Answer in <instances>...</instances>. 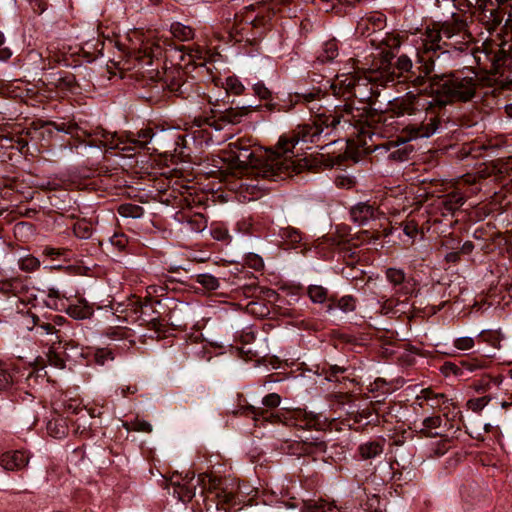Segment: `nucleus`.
Instances as JSON below:
<instances>
[{
	"mask_svg": "<svg viewBox=\"0 0 512 512\" xmlns=\"http://www.w3.org/2000/svg\"><path fill=\"white\" fill-rule=\"evenodd\" d=\"M408 299H405L403 296H396V298L392 297L383 302L380 308V313L387 314H397L398 312H402L398 309V306L404 305Z\"/></svg>",
	"mask_w": 512,
	"mask_h": 512,
	"instance_id": "obj_35",
	"label": "nucleus"
},
{
	"mask_svg": "<svg viewBox=\"0 0 512 512\" xmlns=\"http://www.w3.org/2000/svg\"><path fill=\"white\" fill-rule=\"evenodd\" d=\"M118 213L125 218L138 219L144 215V209L140 205L132 203H124L118 207Z\"/></svg>",
	"mask_w": 512,
	"mask_h": 512,
	"instance_id": "obj_36",
	"label": "nucleus"
},
{
	"mask_svg": "<svg viewBox=\"0 0 512 512\" xmlns=\"http://www.w3.org/2000/svg\"><path fill=\"white\" fill-rule=\"evenodd\" d=\"M191 231L201 232L207 227V220L202 214H194L187 220Z\"/></svg>",
	"mask_w": 512,
	"mask_h": 512,
	"instance_id": "obj_45",
	"label": "nucleus"
},
{
	"mask_svg": "<svg viewBox=\"0 0 512 512\" xmlns=\"http://www.w3.org/2000/svg\"><path fill=\"white\" fill-rule=\"evenodd\" d=\"M403 231L408 237L414 238L418 233V224L414 220H409L404 224Z\"/></svg>",
	"mask_w": 512,
	"mask_h": 512,
	"instance_id": "obj_63",
	"label": "nucleus"
},
{
	"mask_svg": "<svg viewBox=\"0 0 512 512\" xmlns=\"http://www.w3.org/2000/svg\"><path fill=\"white\" fill-rule=\"evenodd\" d=\"M170 32L174 38L180 41H189L194 38V30L190 26L179 22L171 24Z\"/></svg>",
	"mask_w": 512,
	"mask_h": 512,
	"instance_id": "obj_34",
	"label": "nucleus"
},
{
	"mask_svg": "<svg viewBox=\"0 0 512 512\" xmlns=\"http://www.w3.org/2000/svg\"><path fill=\"white\" fill-rule=\"evenodd\" d=\"M384 438H377L361 443L358 446V453L363 460L374 459L384 452L385 446Z\"/></svg>",
	"mask_w": 512,
	"mask_h": 512,
	"instance_id": "obj_21",
	"label": "nucleus"
},
{
	"mask_svg": "<svg viewBox=\"0 0 512 512\" xmlns=\"http://www.w3.org/2000/svg\"><path fill=\"white\" fill-rule=\"evenodd\" d=\"M47 125L52 126L56 131L58 132H64L66 134H69L71 136L79 137V131H81L86 136H91L90 133H87L86 131H82V129L78 126L75 122H53L49 121Z\"/></svg>",
	"mask_w": 512,
	"mask_h": 512,
	"instance_id": "obj_32",
	"label": "nucleus"
},
{
	"mask_svg": "<svg viewBox=\"0 0 512 512\" xmlns=\"http://www.w3.org/2000/svg\"><path fill=\"white\" fill-rule=\"evenodd\" d=\"M394 73H386L384 70L369 69L363 73L343 75L337 77L330 89L336 97L353 101L357 99L362 104L373 105L380 95L381 89L394 83Z\"/></svg>",
	"mask_w": 512,
	"mask_h": 512,
	"instance_id": "obj_4",
	"label": "nucleus"
},
{
	"mask_svg": "<svg viewBox=\"0 0 512 512\" xmlns=\"http://www.w3.org/2000/svg\"><path fill=\"white\" fill-rule=\"evenodd\" d=\"M491 6H495L490 10L494 24H500L505 14L512 17V0H488Z\"/></svg>",
	"mask_w": 512,
	"mask_h": 512,
	"instance_id": "obj_23",
	"label": "nucleus"
},
{
	"mask_svg": "<svg viewBox=\"0 0 512 512\" xmlns=\"http://www.w3.org/2000/svg\"><path fill=\"white\" fill-rule=\"evenodd\" d=\"M386 27V16L378 11L370 12L361 17L357 23L356 31L362 37L371 38L375 35L382 34Z\"/></svg>",
	"mask_w": 512,
	"mask_h": 512,
	"instance_id": "obj_16",
	"label": "nucleus"
},
{
	"mask_svg": "<svg viewBox=\"0 0 512 512\" xmlns=\"http://www.w3.org/2000/svg\"><path fill=\"white\" fill-rule=\"evenodd\" d=\"M334 509H336L335 506L323 500L310 501L305 504L303 512H332Z\"/></svg>",
	"mask_w": 512,
	"mask_h": 512,
	"instance_id": "obj_41",
	"label": "nucleus"
},
{
	"mask_svg": "<svg viewBox=\"0 0 512 512\" xmlns=\"http://www.w3.org/2000/svg\"><path fill=\"white\" fill-rule=\"evenodd\" d=\"M441 423L442 419L438 415L427 417L422 422L423 428L420 430V432L427 437H434L437 434H432L431 430L439 428L441 426Z\"/></svg>",
	"mask_w": 512,
	"mask_h": 512,
	"instance_id": "obj_40",
	"label": "nucleus"
},
{
	"mask_svg": "<svg viewBox=\"0 0 512 512\" xmlns=\"http://www.w3.org/2000/svg\"><path fill=\"white\" fill-rule=\"evenodd\" d=\"M322 122H325L322 119V112L317 113L312 123L299 125L291 134L283 135L279 138L276 144L277 150L280 152L281 158H285V160L292 164L289 167V174L291 172H300L307 165L306 159L298 158L302 151L310 149V147H304V145L314 143L321 149H325L334 143V141H331L328 144L319 145L323 133L327 129Z\"/></svg>",
	"mask_w": 512,
	"mask_h": 512,
	"instance_id": "obj_6",
	"label": "nucleus"
},
{
	"mask_svg": "<svg viewBox=\"0 0 512 512\" xmlns=\"http://www.w3.org/2000/svg\"><path fill=\"white\" fill-rule=\"evenodd\" d=\"M281 403V397L277 393L266 395L262 404L264 407L249 405L246 410L253 415L256 423L262 421L286 426L299 427L301 429H318L321 425V415L313 412H307L303 409L287 410L282 412H271L270 409L277 408Z\"/></svg>",
	"mask_w": 512,
	"mask_h": 512,
	"instance_id": "obj_7",
	"label": "nucleus"
},
{
	"mask_svg": "<svg viewBox=\"0 0 512 512\" xmlns=\"http://www.w3.org/2000/svg\"><path fill=\"white\" fill-rule=\"evenodd\" d=\"M48 83L58 89L71 91L75 87L76 78L70 72L59 71L50 75Z\"/></svg>",
	"mask_w": 512,
	"mask_h": 512,
	"instance_id": "obj_24",
	"label": "nucleus"
},
{
	"mask_svg": "<svg viewBox=\"0 0 512 512\" xmlns=\"http://www.w3.org/2000/svg\"><path fill=\"white\" fill-rule=\"evenodd\" d=\"M114 324V326L106 330L105 334L107 337L111 339H130L133 336L131 330L122 326L123 323H119L116 318Z\"/></svg>",
	"mask_w": 512,
	"mask_h": 512,
	"instance_id": "obj_37",
	"label": "nucleus"
},
{
	"mask_svg": "<svg viewBox=\"0 0 512 512\" xmlns=\"http://www.w3.org/2000/svg\"><path fill=\"white\" fill-rule=\"evenodd\" d=\"M388 233H384V236H387ZM383 234L379 231H369V230H363L359 233L358 239L362 242H374L379 240Z\"/></svg>",
	"mask_w": 512,
	"mask_h": 512,
	"instance_id": "obj_52",
	"label": "nucleus"
},
{
	"mask_svg": "<svg viewBox=\"0 0 512 512\" xmlns=\"http://www.w3.org/2000/svg\"><path fill=\"white\" fill-rule=\"evenodd\" d=\"M114 360L113 352L108 348H101L95 352V361L99 365H105L109 361Z\"/></svg>",
	"mask_w": 512,
	"mask_h": 512,
	"instance_id": "obj_49",
	"label": "nucleus"
},
{
	"mask_svg": "<svg viewBox=\"0 0 512 512\" xmlns=\"http://www.w3.org/2000/svg\"><path fill=\"white\" fill-rule=\"evenodd\" d=\"M191 279L195 283L201 285L202 289L205 291H214L220 286L218 278L207 273L196 274L192 276Z\"/></svg>",
	"mask_w": 512,
	"mask_h": 512,
	"instance_id": "obj_33",
	"label": "nucleus"
},
{
	"mask_svg": "<svg viewBox=\"0 0 512 512\" xmlns=\"http://www.w3.org/2000/svg\"><path fill=\"white\" fill-rule=\"evenodd\" d=\"M472 39L465 14L453 13L445 21L432 22L423 33V51L418 53L414 68L404 74L399 82H408L415 87L422 86L426 79L431 82V76L437 73L435 54L463 52L468 49Z\"/></svg>",
	"mask_w": 512,
	"mask_h": 512,
	"instance_id": "obj_1",
	"label": "nucleus"
},
{
	"mask_svg": "<svg viewBox=\"0 0 512 512\" xmlns=\"http://www.w3.org/2000/svg\"><path fill=\"white\" fill-rule=\"evenodd\" d=\"M368 107H355L353 101L344 100L343 104L336 105L333 110L322 112L326 128L351 130L350 136L359 138V141L367 145L366 137L372 140L374 133L368 124Z\"/></svg>",
	"mask_w": 512,
	"mask_h": 512,
	"instance_id": "obj_8",
	"label": "nucleus"
},
{
	"mask_svg": "<svg viewBox=\"0 0 512 512\" xmlns=\"http://www.w3.org/2000/svg\"><path fill=\"white\" fill-rule=\"evenodd\" d=\"M225 161L233 176H255L273 181L289 175V167L292 165L285 158H281L276 146L262 150L245 138H239L229 144V154Z\"/></svg>",
	"mask_w": 512,
	"mask_h": 512,
	"instance_id": "obj_2",
	"label": "nucleus"
},
{
	"mask_svg": "<svg viewBox=\"0 0 512 512\" xmlns=\"http://www.w3.org/2000/svg\"><path fill=\"white\" fill-rule=\"evenodd\" d=\"M248 107H241L240 109L230 108L219 116H199L194 119V123L197 127H203L205 125L214 128L217 131L222 130L227 124H237L241 121V118L248 114Z\"/></svg>",
	"mask_w": 512,
	"mask_h": 512,
	"instance_id": "obj_13",
	"label": "nucleus"
},
{
	"mask_svg": "<svg viewBox=\"0 0 512 512\" xmlns=\"http://www.w3.org/2000/svg\"><path fill=\"white\" fill-rule=\"evenodd\" d=\"M327 444L320 438L293 441L287 445V453L297 457L311 456L313 459L326 452Z\"/></svg>",
	"mask_w": 512,
	"mask_h": 512,
	"instance_id": "obj_15",
	"label": "nucleus"
},
{
	"mask_svg": "<svg viewBox=\"0 0 512 512\" xmlns=\"http://www.w3.org/2000/svg\"><path fill=\"white\" fill-rule=\"evenodd\" d=\"M18 264L19 268L24 272H34L40 267V261L32 255L21 258Z\"/></svg>",
	"mask_w": 512,
	"mask_h": 512,
	"instance_id": "obj_43",
	"label": "nucleus"
},
{
	"mask_svg": "<svg viewBox=\"0 0 512 512\" xmlns=\"http://www.w3.org/2000/svg\"><path fill=\"white\" fill-rule=\"evenodd\" d=\"M474 345V339L468 336L459 337L454 341V346L459 350H470L474 347Z\"/></svg>",
	"mask_w": 512,
	"mask_h": 512,
	"instance_id": "obj_55",
	"label": "nucleus"
},
{
	"mask_svg": "<svg viewBox=\"0 0 512 512\" xmlns=\"http://www.w3.org/2000/svg\"><path fill=\"white\" fill-rule=\"evenodd\" d=\"M382 215L379 208L375 204L367 202H359L350 208L351 220L362 226L371 220H376Z\"/></svg>",
	"mask_w": 512,
	"mask_h": 512,
	"instance_id": "obj_18",
	"label": "nucleus"
},
{
	"mask_svg": "<svg viewBox=\"0 0 512 512\" xmlns=\"http://www.w3.org/2000/svg\"><path fill=\"white\" fill-rule=\"evenodd\" d=\"M465 201V197L459 191H453L444 195L441 200L443 215L445 214V211L453 214L465 203Z\"/></svg>",
	"mask_w": 512,
	"mask_h": 512,
	"instance_id": "obj_26",
	"label": "nucleus"
},
{
	"mask_svg": "<svg viewBox=\"0 0 512 512\" xmlns=\"http://www.w3.org/2000/svg\"><path fill=\"white\" fill-rule=\"evenodd\" d=\"M47 361L50 366L55 368L63 369L65 367L64 359L54 350L52 345L47 353Z\"/></svg>",
	"mask_w": 512,
	"mask_h": 512,
	"instance_id": "obj_47",
	"label": "nucleus"
},
{
	"mask_svg": "<svg viewBox=\"0 0 512 512\" xmlns=\"http://www.w3.org/2000/svg\"><path fill=\"white\" fill-rule=\"evenodd\" d=\"M280 237L286 245V249L296 248L297 244L302 241V234L293 227H286L280 230Z\"/></svg>",
	"mask_w": 512,
	"mask_h": 512,
	"instance_id": "obj_31",
	"label": "nucleus"
},
{
	"mask_svg": "<svg viewBox=\"0 0 512 512\" xmlns=\"http://www.w3.org/2000/svg\"><path fill=\"white\" fill-rule=\"evenodd\" d=\"M489 402V396L473 398L467 401V407L473 412H480Z\"/></svg>",
	"mask_w": 512,
	"mask_h": 512,
	"instance_id": "obj_48",
	"label": "nucleus"
},
{
	"mask_svg": "<svg viewBox=\"0 0 512 512\" xmlns=\"http://www.w3.org/2000/svg\"><path fill=\"white\" fill-rule=\"evenodd\" d=\"M65 310L74 319H86L93 313L92 307L85 300H78L76 304L69 305Z\"/></svg>",
	"mask_w": 512,
	"mask_h": 512,
	"instance_id": "obj_30",
	"label": "nucleus"
},
{
	"mask_svg": "<svg viewBox=\"0 0 512 512\" xmlns=\"http://www.w3.org/2000/svg\"><path fill=\"white\" fill-rule=\"evenodd\" d=\"M100 145L108 149H118L122 152H127V155H131L130 152H134L137 149H143L154 136L153 129L145 128L140 130L136 135L129 133L126 135L117 134L116 132H108L101 130Z\"/></svg>",
	"mask_w": 512,
	"mask_h": 512,
	"instance_id": "obj_10",
	"label": "nucleus"
},
{
	"mask_svg": "<svg viewBox=\"0 0 512 512\" xmlns=\"http://www.w3.org/2000/svg\"><path fill=\"white\" fill-rule=\"evenodd\" d=\"M47 430L55 438H62L66 434V429L64 426H61V428H58L57 421H50L47 425Z\"/></svg>",
	"mask_w": 512,
	"mask_h": 512,
	"instance_id": "obj_57",
	"label": "nucleus"
},
{
	"mask_svg": "<svg viewBox=\"0 0 512 512\" xmlns=\"http://www.w3.org/2000/svg\"><path fill=\"white\" fill-rule=\"evenodd\" d=\"M253 90L261 99L267 100L271 97V91L261 82L254 84Z\"/></svg>",
	"mask_w": 512,
	"mask_h": 512,
	"instance_id": "obj_58",
	"label": "nucleus"
},
{
	"mask_svg": "<svg viewBox=\"0 0 512 512\" xmlns=\"http://www.w3.org/2000/svg\"><path fill=\"white\" fill-rule=\"evenodd\" d=\"M111 243L113 246L117 247L121 251V250L125 249V247L128 243V239L123 234H115L111 238Z\"/></svg>",
	"mask_w": 512,
	"mask_h": 512,
	"instance_id": "obj_64",
	"label": "nucleus"
},
{
	"mask_svg": "<svg viewBox=\"0 0 512 512\" xmlns=\"http://www.w3.org/2000/svg\"><path fill=\"white\" fill-rule=\"evenodd\" d=\"M385 275L394 287L395 296H403L405 299H409L416 292V283L413 279H407L402 269L388 268Z\"/></svg>",
	"mask_w": 512,
	"mask_h": 512,
	"instance_id": "obj_17",
	"label": "nucleus"
},
{
	"mask_svg": "<svg viewBox=\"0 0 512 512\" xmlns=\"http://www.w3.org/2000/svg\"><path fill=\"white\" fill-rule=\"evenodd\" d=\"M346 371V368L340 367L338 365H331L329 370L327 371L326 379L328 381H339L338 374H342Z\"/></svg>",
	"mask_w": 512,
	"mask_h": 512,
	"instance_id": "obj_61",
	"label": "nucleus"
},
{
	"mask_svg": "<svg viewBox=\"0 0 512 512\" xmlns=\"http://www.w3.org/2000/svg\"><path fill=\"white\" fill-rule=\"evenodd\" d=\"M173 495L182 502H189L195 496V487L173 483Z\"/></svg>",
	"mask_w": 512,
	"mask_h": 512,
	"instance_id": "obj_38",
	"label": "nucleus"
},
{
	"mask_svg": "<svg viewBox=\"0 0 512 512\" xmlns=\"http://www.w3.org/2000/svg\"><path fill=\"white\" fill-rule=\"evenodd\" d=\"M13 383L12 375L0 365V391L5 390Z\"/></svg>",
	"mask_w": 512,
	"mask_h": 512,
	"instance_id": "obj_56",
	"label": "nucleus"
},
{
	"mask_svg": "<svg viewBox=\"0 0 512 512\" xmlns=\"http://www.w3.org/2000/svg\"><path fill=\"white\" fill-rule=\"evenodd\" d=\"M128 429L136 432L150 433L152 431V425L146 420L136 418L129 424Z\"/></svg>",
	"mask_w": 512,
	"mask_h": 512,
	"instance_id": "obj_51",
	"label": "nucleus"
},
{
	"mask_svg": "<svg viewBox=\"0 0 512 512\" xmlns=\"http://www.w3.org/2000/svg\"><path fill=\"white\" fill-rule=\"evenodd\" d=\"M479 337H482L485 342L489 343L494 348L500 347V337H499V333H497V332L482 331L479 334Z\"/></svg>",
	"mask_w": 512,
	"mask_h": 512,
	"instance_id": "obj_53",
	"label": "nucleus"
},
{
	"mask_svg": "<svg viewBox=\"0 0 512 512\" xmlns=\"http://www.w3.org/2000/svg\"><path fill=\"white\" fill-rule=\"evenodd\" d=\"M36 335L38 336H50L48 343L54 346L55 344H60L62 341V337L60 335V331L55 328V324H53L50 320L43 321L39 328H37Z\"/></svg>",
	"mask_w": 512,
	"mask_h": 512,
	"instance_id": "obj_28",
	"label": "nucleus"
},
{
	"mask_svg": "<svg viewBox=\"0 0 512 512\" xmlns=\"http://www.w3.org/2000/svg\"><path fill=\"white\" fill-rule=\"evenodd\" d=\"M404 135L399 137L396 141H389L384 146L390 150L393 149L388 158L391 160L404 162L410 159V155L413 153L414 148L406 143L413 138H410L409 133H403Z\"/></svg>",
	"mask_w": 512,
	"mask_h": 512,
	"instance_id": "obj_19",
	"label": "nucleus"
},
{
	"mask_svg": "<svg viewBox=\"0 0 512 512\" xmlns=\"http://www.w3.org/2000/svg\"><path fill=\"white\" fill-rule=\"evenodd\" d=\"M28 462L29 455L21 450L6 452L0 456V466L8 471L21 470L27 466Z\"/></svg>",
	"mask_w": 512,
	"mask_h": 512,
	"instance_id": "obj_20",
	"label": "nucleus"
},
{
	"mask_svg": "<svg viewBox=\"0 0 512 512\" xmlns=\"http://www.w3.org/2000/svg\"><path fill=\"white\" fill-rule=\"evenodd\" d=\"M221 480L212 475L202 473L198 476V483L203 486V489H208L209 491L216 490L220 484Z\"/></svg>",
	"mask_w": 512,
	"mask_h": 512,
	"instance_id": "obj_44",
	"label": "nucleus"
},
{
	"mask_svg": "<svg viewBox=\"0 0 512 512\" xmlns=\"http://www.w3.org/2000/svg\"><path fill=\"white\" fill-rule=\"evenodd\" d=\"M148 308L152 309V305L143 303L139 297L133 295L126 302L117 303L113 307V315L119 323L131 324L139 321L140 325H146L156 331L161 330L159 312L152 310L153 315H147Z\"/></svg>",
	"mask_w": 512,
	"mask_h": 512,
	"instance_id": "obj_9",
	"label": "nucleus"
},
{
	"mask_svg": "<svg viewBox=\"0 0 512 512\" xmlns=\"http://www.w3.org/2000/svg\"><path fill=\"white\" fill-rule=\"evenodd\" d=\"M161 87L167 89L172 95L182 99H195L200 97L199 86L187 78L186 72L181 68H170L164 72Z\"/></svg>",
	"mask_w": 512,
	"mask_h": 512,
	"instance_id": "obj_11",
	"label": "nucleus"
},
{
	"mask_svg": "<svg viewBox=\"0 0 512 512\" xmlns=\"http://www.w3.org/2000/svg\"><path fill=\"white\" fill-rule=\"evenodd\" d=\"M388 111L396 117L412 116L425 112L424 119L418 124L407 125L402 133H409L410 138H428L435 134L441 126V115L434 105L433 96L422 93H406L388 103Z\"/></svg>",
	"mask_w": 512,
	"mask_h": 512,
	"instance_id": "obj_5",
	"label": "nucleus"
},
{
	"mask_svg": "<svg viewBox=\"0 0 512 512\" xmlns=\"http://www.w3.org/2000/svg\"><path fill=\"white\" fill-rule=\"evenodd\" d=\"M274 15L275 10L271 4L259 2L246 6L240 20L255 28H260L265 27Z\"/></svg>",
	"mask_w": 512,
	"mask_h": 512,
	"instance_id": "obj_14",
	"label": "nucleus"
},
{
	"mask_svg": "<svg viewBox=\"0 0 512 512\" xmlns=\"http://www.w3.org/2000/svg\"><path fill=\"white\" fill-rule=\"evenodd\" d=\"M244 90L243 84L235 77L226 79V91L235 95H240Z\"/></svg>",
	"mask_w": 512,
	"mask_h": 512,
	"instance_id": "obj_50",
	"label": "nucleus"
},
{
	"mask_svg": "<svg viewBox=\"0 0 512 512\" xmlns=\"http://www.w3.org/2000/svg\"><path fill=\"white\" fill-rule=\"evenodd\" d=\"M442 372L446 376L450 374L459 376L462 375V368L452 362H445L442 366Z\"/></svg>",
	"mask_w": 512,
	"mask_h": 512,
	"instance_id": "obj_59",
	"label": "nucleus"
},
{
	"mask_svg": "<svg viewBox=\"0 0 512 512\" xmlns=\"http://www.w3.org/2000/svg\"><path fill=\"white\" fill-rule=\"evenodd\" d=\"M45 305L52 310L61 311L66 308L65 303L61 297L51 298L45 300Z\"/></svg>",
	"mask_w": 512,
	"mask_h": 512,
	"instance_id": "obj_60",
	"label": "nucleus"
},
{
	"mask_svg": "<svg viewBox=\"0 0 512 512\" xmlns=\"http://www.w3.org/2000/svg\"><path fill=\"white\" fill-rule=\"evenodd\" d=\"M370 44L376 48L385 46L390 49H396L400 47L401 39L399 35H394L383 31L382 34L372 37Z\"/></svg>",
	"mask_w": 512,
	"mask_h": 512,
	"instance_id": "obj_27",
	"label": "nucleus"
},
{
	"mask_svg": "<svg viewBox=\"0 0 512 512\" xmlns=\"http://www.w3.org/2000/svg\"><path fill=\"white\" fill-rule=\"evenodd\" d=\"M324 96L322 90L318 87H313L309 90L295 92L294 99L295 103L306 104L310 111H314L316 108L315 102L320 101Z\"/></svg>",
	"mask_w": 512,
	"mask_h": 512,
	"instance_id": "obj_22",
	"label": "nucleus"
},
{
	"mask_svg": "<svg viewBox=\"0 0 512 512\" xmlns=\"http://www.w3.org/2000/svg\"><path fill=\"white\" fill-rule=\"evenodd\" d=\"M416 400L417 401H419V400H425V401L435 400V401H437V404H439L440 400H442V403H445L446 401H448L445 394L434 393L430 388L421 390L420 394L416 397Z\"/></svg>",
	"mask_w": 512,
	"mask_h": 512,
	"instance_id": "obj_46",
	"label": "nucleus"
},
{
	"mask_svg": "<svg viewBox=\"0 0 512 512\" xmlns=\"http://www.w3.org/2000/svg\"><path fill=\"white\" fill-rule=\"evenodd\" d=\"M246 262L249 267L255 269V270H261L264 266L263 260L261 257H259L256 254H251L247 257Z\"/></svg>",
	"mask_w": 512,
	"mask_h": 512,
	"instance_id": "obj_62",
	"label": "nucleus"
},
{
	"mask_svg": "<svg viewBox=\"0 0 512 512\" xmlns=\"http://www.w3.org/2000/svg\"><path fill=\"white\" fill-rule=\"evenodd\" d=\"M307 294L313 303L322 304L327 300L328 291L320 285H310L307 288Z\"/></svg>",
	"mask_w": 512,
	"mask_h": 512,
	"instance_id": "obj_39",
	"label": "nucleus"
},
{
	"mask_svg": "<svg viewBox=\"0 0 512 512\" xmlns=\"http://www.w3.org/2000/svg\"><path fill=\"white\" fill-rule=\"evenodd\" d=\"M73 233L77 238L88 239L92 235V226L86 221H78L73 226Z\"/></svg>",
	"mask_w": 512,
	"mask_h": 512,
	"instance_id": "obj_42",
	"label": "nucleus"
},
{
	"mask_svg": "<svg viewBox=\"0 0 512 512\" xmlns=\"http://www.w3.org/2000/svg\"><path fill=\"white\" fill-rule=\"evenodd\" d=\"M339 55L338 41L333 38L323 43L320 50L317 53L316 60L319 63H327L333 61Z\"/></svg>",
	"mask_w": 512,
	"mask_h": 512,
	"instance_id": "obj_25",
	"label": "nucleus"
},
{
	"mask_svg": "<svg viewBox=\"0 0 512 512\" xmlns=\"http://www.w3.org/2000/svg\"><path fill=\"white\" fill-rule=\"evenodd\" d=\"M161 87L167 89L172 95L182 99H195L200 97L199 86L187 78L186 72L181 68H170L164 72Z\"/></svg>",
	"mask_w": 512,
	"mask_h": 512,
	"instance_id": "obj_12",
	"label": "nucleus"
},
{
	"mask_svg": "<svg viewBox=\"0 0 512 512\" xmlns=\"http://www.w3.org/2000/svg\"><path fill=\"white\" fill-rule=\"evenodd\" d=\"M414 68V64L412 63L411 59L406 55H401L398 57L394 70L390 71L386 67L378 68L379 70H384L386 73H394L395 81L396 80H402L404 77V74L409 72L410 69Z\"/></svg>",
	"mask_w": 512,
	"mask_h": 512,
	"instance_id": "obj_29",
	"label": "nucleus"
},
{
	"mask_svg": "<svg viewBox=\"0 0 512 512\" xmlns=\"http://www.w3.org/2000/svg\"><path fill=\"white\" fill-rule=\"evenodd\" d=\"M337 306L343 312H351L355 310L356 302L352 296H344L338 301Z\"/></svg>",
	"mask_w": 512,
	"mask_h": 512,
	"instance_id": "obj_54",
	"label": "nucleus"
},
{
	"mask_svg": "<svg viewBox=\"0 0 512 512\" xmlns=\"http://www.w3.org/2000/svg\"><path fill=\"white\" fill-rule=\"evenodd\" d=\"M479 85L477 73L471 69L434 73L431 76L432 96L441 117L448 104L472 101Z\"/></svg>",
	"mask_w": 512,
	"mask_h": 512,
	"instance_id": "obj_3",
	"label": "nucleus"
}]
</instances>
